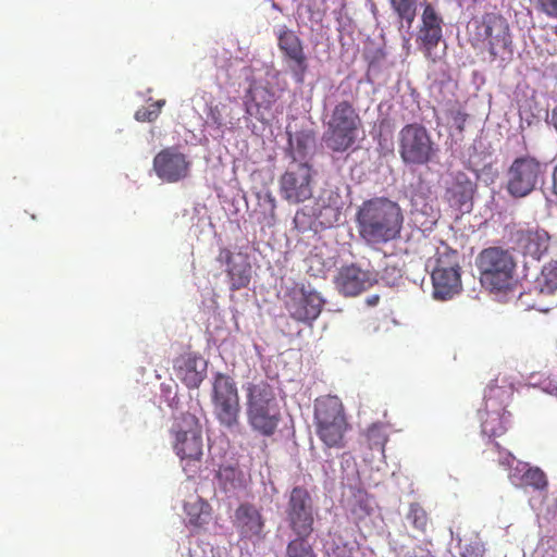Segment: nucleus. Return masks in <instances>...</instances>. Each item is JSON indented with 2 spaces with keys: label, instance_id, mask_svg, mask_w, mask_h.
<instances>
[{
  "label": "nucleus",
  "instance_id": "1",
  "mask_svg": "<svg viewBox=\"0 0 557 557\" xmlns=\"http://www.w3.org/2000/svg\"><path fill=\"white\" fill-rule=\"evenodd\" d=\"M404 220L400 206L387 197L364 200L355 215L358 236L371 248H379L400 238Z\"/></svg>",
  "mask_w": 557,
  "mask_h": 557
},
{
  "label": "nucleus",
  "instance_id": "2",
  "mask_svg": "<svg viewBox=\"0 0 557 557\" xmlns=\"http://www.w3.org/2000/svg\"><path fill=\"white\" fill-rule=\"evenodd\" d=\"M246 419L249 428L263 437L273 436L282 420L274 387L265 380L245 385Z\"/></svg>",
  "mask_w": 557,
  "mask_h": 557
},
{
  "label": "nucleus",
  "instance_id": "3",
  "mask_svg": "<svg viewBox=\"0 0 557 557\" xmlns=\"http://www.w3.org/2000/svg\"><path fill=\"white\" fill-rule=\"evenodd\" d=\"M469 42L474 49H485L492 60H505L512 54V36L506 17L496 12L473 16L467 25Z\"/></svg>",
  "mask_w": 557,
  "mask_h": 557
},
{
  "label": "nucleus",
  "instance_id": "4",
  "mask_svg": "<svg viewBox=\"0 0 557 557\" xmlns=\"http://www.w3.org/2000/svg\"><path fill=\"white\" fill-rule=\"evenodd\" d=\"M361 128L362 120L350 94L334 104L325 122L322 140L332 152L344 153L356 145Z\"/></svg>",
  "mask_w": 557,
  "mask_h": 557
},
{
  "label": "nucleus",
  "instance_id": "5",
  "mask_svg": "<svg viewBox=\"0 0 557 557\" xmlns=\"http://www.w3.org/2000/svg\"><path fill=\"white\" fill-rule=\"evenodd\" d=\"M315 434L329 448L345 447V434L349 429L345 409L337 396H322L314 404Z\"/></svg>",
  "mask_w": 557,
  "mask_h": 557
},
{
  "label": "nucleus",
  "instance_id": "6",
  "mask_svg": "<svg viewBox=\"0 0 557 557\" xmlns=\"http://www.w3.org/2000/svg\"><path fill=\"white\" fill-rule=\"evenodd\" d=\"M211 403L219 424L228 431L240 425V400L233 377L216 373L212 383Z\"/></svg>",
  "mask_w": 557,
  "mask_h": 557
},
{
  "label": "nucleus",
  "instance_id": "7",
  "mask_svg": "<svg viewBox=\"0 0 557 557\" xmlns=\"http://www.w3.org/2000/svg\"><path fill=\"white\" fill-rule=\"evenodd\" d=\"M397 141L399 157L407 165H425L436 154L434 141L421 124H406L399 131Z\"/></svg>",
  "mask_w": 557,
  "mask_h": 557
},
{
  "label": "nucleus",
  "instance_id": "8",
  "mask_svg": "<svg viewBox=\"0 0 557 557\" xmlns=\"http://www.w3.org/2000/svg\"><path fill=\"white\" fill-rule=\"evenodd\" d=\"M481 282L492 290H505L511 285L516 263L511 255L502 248L484 249L478 258Z\"/></svg>",
  "mask_w": 557,
  "mask_h": 557
},
{
  "label": "nucleus",
  "instance_id": "9",
  "mask_svg": "<svg viewBox=\"0 0 557 557\" xmlns=\"http://www.w3.org/2000/svg\"><path fill=\"white\" fill-rule=\"evenodd\" d=\"M171 433L174 437L173 448L181 460L187 463L200 461L203 443L201 425L195 414L182 413L175 419Z\"/></svg>",
  "mask_w": 557,
  "mask_h": 557
},
{
  "label": "nucleus",
  "instance_id": "10",
  "mask_svg": "<svg viewBox=\"0 0 557 557\" xmlns=\"http://www.w3.org/2000/svg\"><path fill=\"white\" fill-rule=\"evenodd\" d=\"M544 164L536 158H516L507 170L506 189L515 198H523L536 189L544 177Z\"/></svg>",
  "mask_w": 557,
  "mask_h": 557
},
{
  "label": "nucleus",
  "instance_id": "11",
  "mask_svg": "<svg viewBox=\"0 0 557 557\" xmlns=\"http://www.w3.org/2000/svg\"><path fill=\"white\" fill-rule=\"evenodd\" d=\"M283 302L293 320L308 325H311L319 318L325 304L318 292L299 283L294 284L286 290Z\"/></svg>",
  "mask_w": 557,
  "mask_h": 557
},
{
  "label": "nucleus",
  "instance_id": "12",
  "mask_svg": "<svg viewBox=\"0 0 557 557\" xmlns=\"http://www.w3.org/2000/svg\"><path fill=\"white\" fill-rule=\"evenodd\" d=\"M285 520L296 536H310L313 532L314 509L310 493L304 486H295L285 507Z\"/></svg>",
  "mask_w": 557,
  "mask_h": 557
},
{
  "label": "nucleus",
  "instance_id": "13",
  "mask_svg": "<svg viewBox=\"0 0 557 557\" xmlns=\"http://www.w3.org/2000/svg\"><path fill=\"white\" fill-rule=\"evenodd\" d=\"M276 39L283 62L287 66L293 79L298 84H304L309 70V60L302 39L286 25L277 28Z\"/></svg>",
  "mask_w": 557,
  "mask_h": 557
},
{
  "label": "nucleus",
  "instance_id": "14",
  "mask_svg": "<svg viewBox=\"0 0 557 557\" xmlns=\"http://www.w3.org/2000/svg\"><path fill=\"white\" fill-rule=\"evenodd\" d=\"M509 391L504 387L491 385L485 393L486 414L482 421V433L491 437H498L507 432L509 412L505 410L504 398L508 397Z\"/></svg>",
  "mask_w": 557,
  "mask_h": 557
},
{
  "label": "nucleus",
  "instance_id": "15",
  "mask_svg": "<svg viewBox=\"0 0 557 557\" xmlns=\"http://www.w3.org/2000/svg\"><path fill=\"white\" fill-rule=\"evenodd\" d=\"M443 17L436 12L434 7L430 3L425 4L416 42L424 58L432 63H436L441 59L436 48L443 41Z\"/></svg>",
  "mask_w": 557,
  "mask_h": 557
},
{
  "label": "nucleus",
  "instance_id": "16",
  "mask_svg": "<svg viewBox=\"0 0 557 557\" xmlns=\"http://www.w3.org/2000/svg\"><path fill=\"white\" fill-rule=\"evenodd\" d=\"M312 170L307 163H299L287 170L280 178L282 197L292 203L304 202L312 196Z\"/></svg>",
  "mask_w": 557,
  "mask_h": 557
},
{
  "label": "nucleus",
  "instance_id": "17",
  "mask_svg": "<svg viewBox=\"0 0 557 557\" xmlns=\"http://www.w3.org/2000/svg\"><path fill=\"white\" fill-rule=\"evenodd\" d=\"M233 524L240 541L256 544L265 537V519L260 509L252 504L244 503L236 508Z\"/></svg>",
  "mask_w": 557,
  "mask_h": 557
},
{
  "label": "nucleus",
  "instance_id": "18",
  "mask_svg": "<svg viewBox=\"0 0 557 557\" xmlns=\"http://www.w3.org/2000/svg\"><path fill=\"white\" fill-rule=\"evenodd\" d=\"M190 162L176 148L162 149L153 158V170L159 178L168 183H176L189 174Z\"/></svg>",
  "mask_w": 557,
  "mask_h": 557
},
{
  "label": "nucleus",
  "instance_id": "19",
  "mask_svg": "<svg viewBox=\"0 0 557 557\" xmlns=\"http://www.w3.org/2000/svg\"><path fill=\"white\" fill-rule=\"evenodd\" d=\"M376 282V275L373 272L362 270L356 264L342 267L334 280L337 290L347 297L358 296Z\"/></svg>",
  "mask_w": 557,
  "mask_h": 557
},
{
  "label": "nucleus",
  "instance_id": "20",
  "mask_svg": "<svg viewBox=\"0 0 557 557\" xmlns=\"http://www.w3.org/2000/svg\"><path fill=\"white\" fill-rule=\"evenodd\" d=\"M475 188V183L465 172L459 171L446 182L443 198L450 208L469 212L472 208Z\"/></svg>",
  "mask_w": 557,
  "mask_h": 557
},
{
  "label": "nucleus",
  "instance_id": "21",
  "mask_svg": "<svg viewBox=\"0 0 557 557\" xmlns=\"http://www.w3.org/2000/svg\"><path fill=\"white\" fill-rule=\"evenodd\" d=\"M243 101L246 119L255 117L260 122H264V112L272 109L275 102V95L269 87L250 85L245 92Z\"/></svg>",
  "mask_w": 557,
  "mask_h": 557
},
{
  "label": "nucleus",
  "instance_id": "22",
  "mask_svg": "<svg viewBox=\"0 0 557 557\" xmlns=\"http://www.w3.org/2000/svg\"><path fill=\"white\" fill-rule=\"evenodd\" d=\"M176 376L188 387L196 388L203 381L206 364L195 352L180 355L173 364Z\"/></svg>",
  "mask_w": 557,
  "mask_h": 557
},
{
  "label": "nucleus",
  "instance_id": "23",
  "mask_svg": "<svg viewBox=\"0 0 557 557\" xmlns=\"http://www.w3.org/2000/svg\"><path fill=\"white\" fill-rule=\"evenodd\" d=\"M219 260L225 262L227 265L226 273L230 278L231 290H239L249 285L251 278V265L248 261L240 256L237 260L233 252L227 248L220 250Z\"/></svg>",
  "mask_w": 557,
  "mask_h": 557
},
{
  "label": "nucleus",
  "instance_id": "24",
  "mask_svg": "<svg viewBox=\"0 0 557 557\" xmlns=\"http://www.w3.org/2000/svg\"><path fill=\"white\" fill-rule=\"evenodd\" d=\"M549 235L544 230H521L517 233V246L525 256L540 260L548 250Z\"/></svg>",
  "mask_w": 557,
  "mask_h": 557
},
{
  "label": "nucleus",
  "instance_id": "25",
  "mask_svg": "<svg viewBox=\"0 0 557 557\" xmlns=\"http://www.w3.org/2000/svg\"><path fill=\"white\" fill-rule=\"evenodd\" d=\"M432 282L435 299L446 300L461 290L460 271L433 270Z\"/></svg>",
  "mask_w": 557,
  "mask_h": 557
},
{
  "label": "nucleus",
  "instance_id": "26",
  "mask_svg": "<svg viewBox=\"0 0 557 557\" xmlns=\"http://www.w3.org/2000/svg\"><path fill=\"white\" fill-rule=\"evenodd\" d=\"M208 124L216 129H233L239 119L233 115V109L227 103L210 104L207 112Z\"/></svg>",
  "mask_w": 557,
  "mask_h": 557
},
{
  "label": "nucleus",
  "instance_id": "27",
  "mask_svg": "<svg viewBox=\"0 0 557 557\" xmlns=\"http://www.w3.org/2000/svg\"><path fill=\"white\" fill-rule=\"evenodd\" d=\"M184 509L188 518V523L196 528L207 524L211 518V506L201 497H196L194 500L187 502Z\"/></svg>",
  "mask_w": 557,
  "mask_h": 557
},
{
  "label": "nucleus",
  "instance_id": "28",
  "mask_svg": "<svg viewBox=\"0 0 557 557\" xmlns=\"http://www.w3.org/2000/svg\"><path fill=\"white\" fill-rule=\"evenodd\" d=\"M433 270L460 271L458 252L443 244L436 249Z\"/></svg>",
  "mask_w": 557,
  "mask_h": 557
},
{
  "label": "nucleus",
  "instance_id": "29",
  "mask_svg": "<svg viewBox=\"0 0 557 557\" xmlns=\"http://www.w3.org/2000/svg\"><path fill=\"white\" fill-rule=\"evenodd\" d=\"M406 519L417 532L426 534L432 522L426 510L419 503H411L406 513Z\"/></svg>",
  "mask_w": 557,
  "mask_h": 557
},
{
  "label": "nucleus",
  "instance_id": "30",
  "mask_svg": "<svg viewBox=\"0 0 557 557\" xmlns=\"http://www.w3.org/2000/svg\"><path fill=\"white\" fill-rule=\"evenodd\" d=\"M391 8L400 21L411 26L417 16L418 0H388Z\"/></svg>",
  "mask_w": 557,
  "mask_h": 557
},
{
  "label": "nucleus",
  "instance_id": "31",
  "mask_svg": "<svg viewBox=\"0 0 557 557\" xmlns=\"http://www.w3.org/2000/svg\"><path fill=\"white\" fill-rule=\"evenodd\" d=\"M537 288L542 294H554L557 290V264L548 263L542 269Z\"/></svg>",
  "mask_w": 557,
  "mask_h": 557
},
{
  "label": "nucleus",
  "instance_id": "32",
  "mask_svg": "<svg viewBox=\"0 0 557 557\" xmlns=\"http://www.w3.org/2000/svg\"><path fill=\"white\" fill-rule=\"evenodd\" d=\"M366 438L369 449L384 453L387 435L382 424L374 423L369 426L366 432Z\"/></svg>",
  "mask_w": 557,
  "mask_h": 557
},
{
  "label": "nucleus",
  "instance_id": "33",
  "mask_svg": "<svg viewBox=\"0 0 557 557\" xmlns=\"http://www.w3.org/2000/svg\"><path fill=\"white\" fill-rule=\"evenodd\" d=\"M309 536H296L286 546L285 557H317L312 546L308 543Z\"/></svg>",
  "mask_w": 557,
  "mask_h": 557
},
{
  "label": "nucleus",
  "instance_id": "34",
  "mask_svg": "<svg viewBox=\"0 0 557 557\" xmlns=\"http://www.w3.org/2000/svg\"><path fill=\"white\" fill-rule=\"evenodd\" d=\"M164 100H158L148 106L139 108L135 112V119L138 122H153L158 119L161 113V109L164 106Z\"/></svg>",
  "mask_w": 557,
  "mask_h": 557
},
{
  "label": "nucleus",
  "instance_id": "35",
  "mask_svg": "<svg viewBox=\"0 0 557 557\" xmlns=\"http://www.w3.org/2000/svg\"><path fill=\"white\" fill-rule=\"evenodd\" d=\"M484 454L497 455V462L506 469L511 468L516 459L509 450L503 448L499 443L495 441L488 442V447L484 450Z\"/></svg>",
  "mask_w": 557,
  "mask_h": 557
},
{
  "label": "nucleus",
  "instance_id": "36",
  "mask_svg": "<svg viewBox=\"0 0 557 557\" xmlns=\"http://www.w3.org/2000/svg\"><path fill=\"white\" fill-rule=\"evenodd\" d=\"M523 483L525 485L532 486L535 490H545L547 486V479L545 473L539 468H530L528 469L523 476Z\"/></svg>",
  "mask_w": 557,
  "mask_h": 557
},
{
  "label": "nucleus",
  "instance_id": "37",
  "mask_svg": "<svg viewBox=\"0 0 557 557\" xmlns=\"http://www.w3.org/2000/svg\"><path fill=\"white\" fill-rule=\"evenodd\" d=\"M314 215L320 225L323 227H331L338 222L341 212L338 208L324 206L317 213H314Z\"/></svg>",
  "mask_w": 557,
  "mask_h": 557
},
{
  "label": "nucleus",
  "instance_id": "38",
  "mask_svg": "<svg viewBox=\"0 0 557 557\" xmlns=\"http://www.w3.org/2000/svg\"><path fill=\"white\" fill-rule=\"evenodd\" d=\"M537 9L546 16L557 20V0H537Z\"/></svg>",
  "mask_w": 557,
  "mask_h": 557
},
{
  "label": "nucleus",
  "instance_id": "39",
  "mask_svg": "<svg viewBox=\"0 0 557 557\" xmlns=\"http://www.w3.org/2000/svg\"><path fill=\"white\" fill-rule=\"evenodd\" d=\"M450 117L453 125L458 129L459 133H462L468 119V114L461 110H451Z\"/></svg>",
  "mask_w": 557,
  "mask_h": 557
},
{
  "label": "nucleus",
  "instance_id": "40",
  "mask_svg": "<svg viewBox=\"0 0 557 557\" xmlns=\"http://www.w3.org/2000/svg\"><path fill=\"white\" fill-rule=\"evenodd\" d=\"M397 277H401L400 271L396 267H386L383 272L381 278L385 281L387 284H394Z\"/></svg>",
  "mask_w": 557,
  "mask_h": 557
},
{
  "label": "nucleus",
  "instance_id": "41",
  "mask_svg": "<svg viewBox=\"0 0 557 557\" xmlns=\"http://www.w3.org/2000/svg\"><path fill=\"white\" fill-rule=\"evenodd\" d=\"M409 557H435L429 549L417 546Z\"/></svg>",
  "mask_w": 557,
  "mask_h": 557
},
{
  "label": "nucleus",
  "instance_id": "42",
  "mask_svg": "<svg viewBox=\"0 0 557 557\" xmlns=\"http://www.w3.org/2000/svg\"><path fill=\"white\" fill-rule=\"evenodd\" d=\"M380 301V296L379 295H372V296H369L366 298V304L369 306V307H374L379 304Z\"/></svg>",
  "mask_w": 557,
  "mask_h": 557
},
{
  "label": "nucleus",
  "instance_id": "43",
  "mask_svg": "<svg viewBox=\"0 0 557 557\" xmlns=\"http://www.w3.org/2000/svg\"><path fill=\"white\" fill-rule=\"evenodd\" d=\"M553 191L557 195V162L553 171Z\"/></svg>",
  "mask_w": 557,
  "mask_h": 557
},
{
  "label": "nucleus",
  "instance_id": "44",
  "mask_svg": "<svg viewBox=\"0 0 557 557\" xmlns=\"http://www.w3.org/2000/svg\"><path fill=\"white\" fill-rule=\"evenodd\" d=\"M300 214H305V213L302 212V210H299V211H297V212H296V215H295V222H297V221L299 220Z\"/></svg>",
  "mask_w": 557,
  "mask_h": 557
},
{
  "label": "nucleus",
  "instance_id": "45",
  "mask_svg": "<svg viewBox=\"0 0 557 557\" xmlns=\"http://www.w3.org/2000/svg\"><path fill=\"white\" fill-rule=\"evenodd\" d=\"M336 557H350V555L343 554V555H337Z\"/></svg>",
  "mask_w": 557,
  "mask_h": 557
},
{
  "label": "nucleus",
  "instance_id": "46",
  "mask_svg": "<svg viewBox=\"0 0 557 557\" xmlns=\"http://www.w3.org/2000/svg\"><path fill=\"white\" fill-rule=\"evenodd\" d=\"M555 391H556V393H557V386L555 387Z\"/></svg>",
  "mask_w": 557,
  "mask_h": 557
}]
</instances>
